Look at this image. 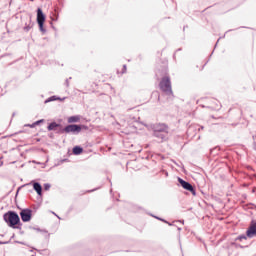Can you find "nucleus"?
<instances>
[{
	"label": "nucleus",
	"instance_id": "2eb2a0df",
	"mask_svg": "<svg viewBox=\"0 0 256 256\" xmlns=\"http://www.w3.org/2000/svg\"><path fill=\"white\" fill-rule=\"evenodd\" d=\"M51 101H57V96H52L50 98H48L45 103H51Z\"/></svg>",
	"mask_w": 256,
	"mask_h": 256
},
{
	"label": "nucleus",
	"instance_id": "9b49d317",
	"mask_svg": "<svg viewBox=\"0 0 256 256\" xmlns=\"http://www.w3.org/2000/svg\"><path fill=\"white\" fill-rule=\"evenodd\" d=\"M68 123H79L81 121V116L75 115V116H70L68 117Z\"/></svg>",
	"mask_w": 256,
	"mask_h": 256
},
{
	"label": "nucleus",
	"instance_id": "dca6fc26",
	"mask_svg": "<svg viewBox=\"0 0 256 256\" xmlns=\"http://www.w3.org/2000/svg\"><path fill=\"white\" fill-rule=\"evenodd\" d=\"M45 121L44 119L38 120L32 124V127H36V125H40V123H43Z\"/></svg>",
	"mask_w": 256,
	"mask_h": 256
},
{
	"label": "nucleus",
	"instance_id": "423d86ee",
	"mask_svg": "<svg viewBox=\"0 0 256 256\" xmlns=\"http://www.w3.org/2000/svg\"><path fill=\"white\" fill-rule=\"evenodd\" d=\"M20 217L23 221V223H29V221H31L32 217H33V210L26 208V209H22L20 212Z\"/></svg>",
	"mask_w": 256,
	"mask_h": 256
},
{
	"label": "nucleus",
	"instance_id": "ddd939ff",
	"mask_svg": "<svg viewBox=\"0 0 256 256\" xmlns=\"http://www.w3.org/2000/svg\"><path fill=\"white\" fill-rule=\"evenodd\" d=\"M33 28V24H31V20L29 24H25L23 30L26 31V33H29V31H31V29Z\"/></svg>",
	"mask_w": 256,
	"mask_h": 256
},
{
	"label": "nucleus",
	"instance_id": "4468645a",
	"mask_svg": "<svg viewBox=\"0 0 256 256\" xmlns=\"http://www.w3.org/2000/svg\"><path fill=\"white\" fill-rule=\"evenodd\" d=\"M247 234L245 235V234H242V235H240V236H238L237 238H236V241H243V239L244 240H247Z\"/></svg>",
	"mask_w": 256,
	"mask_h": 256
},
{
	"label": "nucleus",
	"instance_id": "b1692460",
	"mask_svg": "<svg viewBox=\"0 0 256 256\" xmlns=\"http://www.w3.org/2000/svg\"><path fill=\"white\" fill-rule=\"evenodd\" d=\"M52 213H53V215H54V216H56V217H57V214H55V212H52Z\"/></svg>",
	"mask_w": 256,
	"mask_h": 256
},
{
	"label": "nucleus",
	"instance_id": "f257e3e1",
	"mask_svg": "<svg viewBox=\"0 0 256 256\" xmlns=\"http://www.w3.org/2000/svg\"><path fill=\"white\" fill-rule=\"evenodd\" d=\"M150 129L153 131V136L161 141H165L169 135V126L165 123L151 124Z\"/></svg>",
	"mask_w": 256,
	"mask_h": 256
},
{
	"label": "nucleus",
	"instance_id": "aec40b11",
	"mask_svg": "<svg viewBox=\"0 0 256 256\" xmlns=\"http://www.w3.org/2000/svg\"><path fill=\"white\" fill-rule=\"evenodd\" d=\"M65 85H66V87H69V79H66Z\"/></svg>",
	"mask_w": 256,
	"mask_h": 256
},
{
	"label": "nucleus",
	"instance_id": "0eeeda50",
	"mask_svg": "<svg viewBox=\"0 0 256 256\" xmlns=\"http://www.w3.org/2000/svg\"><path fill=\"white\" fill-rule=\"evenodd\" d=\"M178 183L185 189L186 191H190L192 195H196L195 188H193V185L191 183L183 180V178L178 177Z\"/></svg>",
	"mask_w": 256,
	"mask_h": 256
},
{
	"label": "nucleus",
	"instance_id": "f3484780",
	"mask_svg": "<svg viewBox=\"0 0 256 256\" xmlns=\"http://www.w3.org/2000/svg\"><path fill=\"white\" fill-rule=\"evenodd\" d=\"M44 189L45 191H49L51 189V184L49 183L44 184Z\"/></svg>",
	"mask_w": 256,
	"mask_h": 256
},
{
	"label": "nucleus",
	"instance_id": "f03ea898",
	"mask_svg": "<svg viewBox=\"0 0 256 256\" xmlns=\"http://www.w3.org/2000/svg\"><path fill=\"white\" fill-rule=\"evenodd\" d=\"M83 129H87V126L85 125H77V124H69L64 128H60L57 133L59 135H63V133H66L68 135H79Z\"/></svg>",
	"mask_w": 256,
	"mask_h": 256
},
{
	"label": "nucleus",
	"instance_id": "9d476101",
	"mask_svg": "<svg viewBox=\"0 0 256 256\" xmlns=\"http://www.w3.org/2000/svg\"><path fill=\"white\" fill-rule=\"evenodd\" d=\"M61 127V124H58L57 122H51L48 126L47 129L48 131H57V128Z\"/></svg>",
	"mask_w": 256,
	"mask_h": 256
},
{
	"label": "nucleus",
	"instance_id": "7ed1b4c3",
	"mask_svg": "<svg viewBox=\"0 0 256 256\" xmlns=\"http://www.w3.org/2000/svg\"><path fill=\"white\" fill-rule=\"evenodd\" d=\"M3 219L13 229H15L16 225L21 223V218H19V214L15 211H8L3 215Z\"/></svg>",
	"mask_w": 256,
	"mask_h": 256
},
{
	"label": "nucleus",
	"instance_id": "6e6552de",
	"mask_svg": "<svg viewBox=\"0 0 256 256\" xmlns=\"http://www.w3.org/2000/svg\"><path fill=\"white\" fill-rule=\"evenodd\" d=\"M246 235L248 239H253V237H256V222L251 223L248 230L246 231Z\"/></svg>",
	"mask_w": 256,
	"mask_h": 256
},
{
	"label": "nucleus",
	"instance_id": "6ab92c4d",
	"mask_svg": "<svg viewBox=\"0 0 256 256\" xmlns=\"http://www.w3.org/2000/svg\"><path fill=\"white\" fill-rule=\"evenodd\" d=\"M122 73H127V65H123Z\"/></svg>",
	"mask_w": 256,
	"mask_h": 256
},
{
	"label": "nucleus",
	"instance_id": "39448f33",
	"mask_svg": "<svg viewBox=\"0 0 256 256\" xmlns=\"http://www.w3.org/2000/svg\"><path fill=\"white\" fill-rule=\"evenodd\" d=\"M37 23L39 25L40 31H42V33H45L46 30L43 27V25L45 24V14L43 13V10L41 8L37 9Z\"/></svg>",
	"mask_w": 256,
	"mask_h": 256
},
{
	"label": "nucleus",
	"instance_id": "bb28decb",
	"mask_svg": "<svg viewBox=\"0 0 256 256\" xmlns=\"http://www.w3.org/2000/svg\"><path fill=\"white\" fill-rule=\"evenodd\" d=\"M32 256H35V255H32Z\"/></svg>",
	"mask_w": 256,
	"mask_h": 256
},
{
	"label": "nucleus",
	"instance_id": "5701e85b",
	"mask_svg": "<svg viewBox=\"0 0 256 256\" xmlns=\"http://www.w3.org/2000/svg\"><path fill=\"white\" fill-rule=\"evenodd\" d=\"M36 231H41V229L40 228H34Z\"/></svg>",
	"mask_w": 256,
	"mask_h": 256
},
{
	"label": "nucleus",
	"instance_id": "393cba45",
	"mask_svg": "<svg viewBox=\"0 0 256 256\" xmlns=\"http://www.w3.org/2000/svg\"><path fill=\"white\" fill-rule=\"evenodd\" d=\"M167 175H169V173L166 172V177H167Z\"/></svg>",
	"mask_w": 256,
	"mask_h": 256
},
{
	"label": "nucleus",
	"instance_id": "a211bd4d",
	"mask_svg": "<svg viewBox=\"0 0 256 256\" xmlns=\"http://www.w3.org/2000/svg\"><path fill=\"white\" fill-rule=\"evenodd\" d=\"M154 217H155V219H158L159 221H163L164 223H168L169 225H171V223H169V222H167V221H165V220H163V219H161V218H159L157 216H154Z\"/></svg>",
	"mask_w": 256,
	"mask_h": 256
},
{
	"label": "nucleus",
	"instance_id": "20e7f679",
	"mask_svg": "<svg viewBox=\"0 0 256 256\" xmlns=\"http://www.w3.org/2000/svg\"><path fill=\"white\" fill-rule=\"evenodd\" d=\"M159 87L165 95L168 97H173V89L171 88V78L169 76H165L159 83Z\"/></svg>",
	"mask_w": 256,
	"mask_h": 256
},
{
	"label": "nucleus",
	"instance_id": "4be33fe9",
	"mask_svg": "<svg viewBox=\"0 0 256 256\" xmlns=\"http://www.w3.org/2000/svg\"><path fill=\"white\" fill-rule=\"evenodd\" d=\"M7 243H9V242H2V241H0V245H7Z\"/></svg>",
	"mask_w": 256,
	"mask_h": 256
},
{
	"label": "nucleus",
	"instance_id": "f8f14e48",
	"mask_svg": "<svg viewBox=\"0 0 256 256\" xmlns=\"http://www.w3.org/2000/svg\"><path fill=\"white\" fill-rule=\"evenodd\" d=\"M81 153H83V148H81L80 146H75L73 148V154L74 155H81Z\"/></svg>",
	"mask_w": 256,
	"mask_h": 256
},
{
	"label": "nucleus",
	"instance_id": "1a4fd4ad",
	"mask_svg": "<svg viewBox=\"0 0 256 256\" xmlns=\"http://www.w3.org/2000/svg\"><path fill=\"white\" fill-rule=\"evenodd\" d=\"M33 189H34V191H36V193L38 195H40V196L43 195V186H41V184L39 182H35L33 184Z\"/></svg>",
	"mask_w": 256,
	"mask_h": 256
},
{
	"label": "nucleus",
	"instance_id": "a878e982",
	"mask_svg": "<svg viewBox=\"0 0 256 256\" xmlns=\"http://www.w3.org/2000/svg\"><path fill=\"white\" fill-rule=\"evenodd\" d=\"M93 191H95V190H91L90 193L93 192Z\"/></svg>",
	"mask_w": 256,
	"mask_h": 256
},
{
	"label": "nucleus",
	"instance_id": "412c9836",
	"mask_svg": "<svg viewBox=\"0 0 256 256\" xmlns=\"http://www.w3.org/2000/svg\"><path fill=\"white\" fill-rule=\"evenodd\" d=\"M25 127H31V128H33V127H35V126H33V124H26Z\"/></svg>",
	"mask_w": 256,
	"mask_h": 256
}]
</instances>
